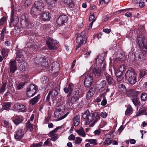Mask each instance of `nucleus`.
Wrapping results in <instances>:
<instances>
[{
  "mask_svg": "<svg viewBox=\"0 0 147 147\" xmlns=\"http://www.w3.org/2000/svg\"><path fill=\"white\" fill-rule=\"evenodd\" d=\"M82 117L86 119L85 124L86 125H88L92 122L90 125L91 127H93L100 118V116L97 113H90L88 110H86L82 115Z\"/></svg>",
  "mask_w": 147,
  "mask_h": 147,
  "instance_id": "obj_1",
  "label": "nucleus"
},
{
  "mask_svg": "<svg viewBox=\"0 0 147 147\" xmlns=\"http://www.w3.org/2000/svg\"><path fill=\"white\" fill-rule=\"evenodd\" d=\"M125 77L131 84H134L137 82L136 74L134 70L130 68L125 74Z\"/></svg>",
  "mask_w": 147,
  "mask_h": 147,
  "instance_id": "obj_2",
  "label": "nucleus"
},
{
  "mask_svg": "<svg viewBox=\"0 0 147 147\" xmlns=\"http://www.w3.org/2000/svg\"><path fill=\"white\" fill-rule=\"evenodd\" d=\"M80 91L78 90L74 92L73 95L71 96V99H68L66 103L67 108L69 109H71L72 107V106L73 104L75 103L81 97L79 95Z\"/></svg>",
  "mask_w": 147,
  "mask_h": 147,
  "instance_id": "obj_3",
  "label": "nucleus"
},
{
  "mask_svg": "<svg viewBox=\"0 0 147 147\" xmlns=\"http://www.w3.org/2000/svg\"><path fill=\"white\" fill-rule=\"evenodd\" d=\"M44 4L41 1H35L34 3L33 6L31 9L32 13L34 14L38 13V11H42L44 9Z\"/></svg>",
  "mask_w": 147,
  "mask_h": 147,
  "instance_id": "obj_4",
  "label": "nucleus"
},
{
  "mask_svg": "<svg viewBox=\"0 0 147 147\" xmlns=\"http://www.w3.org/2000/svg\"><path fill=\"white\" fill-rule=\"evenodd\" d=\"M37 89L38 88L35 84H30L27 88L26 91L27 96L30 98L34 96L36 93Z\"/></svg>",
  "mask_w": 147,
  "mask_h": 147,
  "instance_id": "obj_5",
  "label": "nucleus"
},
{
  "mask_svg": "<svg viewBox=\"0 0 147 147\" xmlns=\"http://www.w3.org/2000/svg\"><path fill=\"white\" fill-rule=\"evenodd\" d=\"M140 31L139 30L137 31V33H138L139 32V33L140 34V35L138 36L137 37L138 43L141 48L147 49V46L144 43L145 38L144 36L142 34L140 35Z\"/></svg>",
  "mask_w": 147,
  "mask_h": 147,
  "instance_id": "obj_6",
  "label": "nucleus"
},
{
  "mask_svg": "<svg viewBox=\"0 0 147 147\" xmlns=\"http://www.w3.org/2000/svg\"><path fill=\"white\" fill-rule=\"evenodd\" d=\"M46 42L49 49L52 50L57 49V48L55 46V45L58 44L59 43L58 42L51 38H47Z\"/></svg>",
  "mask_w": 147,
  "mask_h": 147,
  "instance_id": "obj_7",
  "label": "nucleus"
},
{
  "mask_svg": "<svg viewBox=\"0 0 147 147\" xmlns=\"http://www.w3.org/2000/svg\"><path fill=\"white\" fill-rule=\"evenodd\" d=\"M60 86L59 85H57L52 91L49 92L51 93V99L52 101L54 102L55 99V97L59 94L60 91Z\"/></svg>",
  "mask_w": 147,
  "mask_h": 147,
  "instance_id": "obj_8",
  "label": "nucleus"
},
{
  "mask_svg": "<svg viewBox=\"0 0 147 147\" xmlns=\"http://www.w3.org/2000/svg\"><path fill=\"white\" fill-rule=\"evenodd\" d=\"M93 80V77L91 75H88L86 76L84 82L85 86L87 87H90L92 84Z\"/></svg>",
  "mask_w": 147,
  "mask_h": 147,
  "instance_id": "obj_9",
  "label": "nucleus"
},
{
  "mask_svg": "<svg viewBox=\"0 0 147 147\" xmlns=\"http://www.w3.org/2000/svg\"><path fill=\"white\" fill-rule=\"evenodd\" d=\"M68 20L67 16L65 15H62L59 17L57 20V22L58 24L61 26L66 23Z\"/></svg>",
  "mask_w": 147,
  "mask_h": 147,
  "instance_id": "obj_10",
  "label": "nucleus"
},
{
  "mask_svg": "<svg viewBox=\"0 0 147 147\" xmlns=\"http://www.w3.org/2000/svg\"><path fill=\"white\" fill-rule=\"evenodd\" d=\"M85 34V31L82 32L80 34L78 33L76 34L77 36L76 38V42L77 43L83 44L84 41L86 39V38H84Z\"/></svg>",
  "mask_w": 147,
  "mask_h": 147,
  "instance_id": "obj_11",
  "label": "nucleus"
},
{
  "mask_svg": "<svg viewBox=\"0 0 147 147\" xmlns=\"http://www.w3.org/2000/svg\"><path fill=\"white\" fill-rule=\"evenodd\" d=\"M16 59L19 63H21L22 61H23L25 60L22 54V50H18L17 51Z\"/></svg>",
  "mask_w": 147,
  "mask_h": 147,
  "instance_id": "obj_12",
  "label": "nucleus"
},
{
  "mask_svg": "<svg viewBox=\"0 0 147 147\" xmlns=\"http://www.w3.org/2000/svg\"><path fill=\"white\" fill-rule=\"evenodd\" d=\"M9 64L10 72L11 73H14L17 70V68L16 61L15 60H11Z\"/></svg>",
  "mask_w": 147,
  "mask_h": 147,
  "instance_id": "obj_13",
  "label": "nucleus"
},
{
  "mask_svg": "<svg viewBox=\"0 0 147 147\" xmlns=\"http://www.w3.org/2000/svg\"><path fill=\"white\" fill-rule=\"evenodd\" d=\"M12 119L14 123L17 125L23 121L24 118L21 116H17L12 118Z\"/></svg>",
  "mask_w": 147,
  "mask_h": 147,
  "instance_id": "obj_14",
  "label": "nucleus"
},
{
  "mask_svg": "<svg viewBox=\"0 0 147 147\" xmlns=\"http://www.w3.org/2000/svg\"><path fill=\"white\" fill-rule=\"evenodd\" d=\"M92 72L96 78H99L102 75V71L100 69L95 67L92 69Z\"/></svg>",
  "mask_w": 147,
  "mask_h": 147,
  "instance_id": "obj_15",
  "label": "nucleus"
},
{
  "mask_svg": "<svg viewBox=\"0 0 147 147\" xmlns=\"http://www.w3.org/2000/svg\"><path fill=\"white\" fill-rule=\"evenodd\" d=\"M24 134V131L22 129H18L14 135L15 138L18 140L21 139L23 138Z\"/></svg>",
  "mask_w": 147,
  "mask_h": 147,
  "instance_id": "obj_16",
  "label": "nucleus"
},
{
  "mask_svg": "<svg viewBox=\"0 0 147 147\" xmlns=\"http://www.w3.org/2000/svg\"><path fill=\"white\" fill-rule=\"evenodd\" d=\"M40 65L42 66L46 67L48 64L47 61L46 59V57L40 54Z\"/></svg>",
  "mask_w": 147,
  "mask_h": 147,
  "instance_id": "obj_17",
  "label": "nucleus"
},
{
  "mask_svg": "<svg viewBox=\"0 0 147 147\" xmlns=\"http://www.w3.org/2000/svg\"><path fill=\"white\" fill-rule=\"evenodd\" d=\"M40 98V95L38 94L37 95V96L31 99L29 101L30 104L32 105H35L39 100Z\"/></svg>",
  "mask_w": 147,
  "mask_h": 147,
  "instance_id": "obj_18",
  "label": "nucleus"
},
{
  "mask_svg": "<svg viewBox=\"0 0 147 147\" xmlns=\"http://www.w3.org/2000/svg\"><path fill=\"white\" fill-rule=\"evenodd\" d=\"M76 132L77 133L78 135L83 137H85L86 136V133L84 131L82 127H81L78 130L76 131Z\"/></svg>",
  "mask_w": 147,
  "mask_h": 147,
  "instance_id": "obj_19",
  "label": "nucleus"
},
{
  "mask_svg": "<svg viewBox=\"0 0 147 147\" xmlns=\"http://www.w3.org/2000/svg\"><path fill=\"white\" fill-rule=\"evenodd\" d=\"M73 85L70 84L68 85V87L64 88L63 90L65 93H67L69 92H72L73 90Z\"/></svg>",
  "mask_w": 147,
  "mask_h": 147,
  "instance_id": "obj_20",
  "label": "nucleus"
},
{
  "mask_svg": "<svg viewBox=\"0 0 147 147\" xmlns=\"http://www.w3.org/2000/svg\"><path fill=\"white\" fill-rule=\"evenodd\" d=\"M73 121L74 126H77L78 125L80 121L79 115H77L75 116L73 119Z\"/></svg>",
  "mask_w": 147,
  "mask_h": 147,
  "instance_id": "obj_21",
  "label": "nucleus"
},
{
  "mask_svg": "<svg viewBox=\"0 0 147 147\" xmlns=\"http://www.w3.org/2000/svg\"><path fill=\"white\" fill-rule=\"evenodd\" d=\"M49 14V12H45L41 15V16L44 21L49 20L50 18Z\"/></svg>",
  "mask_w": 147,
  "mask_h": 147,
  "instance_id": "obj_22",
  "label": "nucleus"
},
{
  "mask_svg": "<svg viewBox=\"0 0 147 147\" xmlns=\"http://www.w3.org/2000/svg\"><path fill=\"white\" fill-rule=\"evenodd\" d=\"M63 2L66 3L69 7H72L74 6L73 1L72 0H63Z\"/></svg>",
  "mask_w": 147,
  "mask_h": 147,
  "instance_id": "obj_23",
  "label": "nucleus"
},
{
  "mask_svg": "<svg viewBox=\"0 0 147 147\" xmlns=\"http://www.w3.org/2000/svg\"><path fill=\"white\" fill-rule=\"evenodd\" d=\"M11 106V102H5L3 103L2 108L4 110H8L10 109Z\"/></svg>",
  "mask_w": 147,
  "mask_h": 147,
  "instance_id": "obj_24",
  "label": "nucleus"
},
{
  "mask_svg": "<svg viewBox=\"0 0 147 147\" xmlns=\"http://www.w3.org/2000/svg\"><path fill=\"white\" fill-rule=\"evenodd\" d=\"M132 102L135 106L139 105L140 104V102L138 98V97L136 96L132 97L131 99Z\"/></svg>",
  "mask_w": 147,
  "mask_h": 147,
  "instance_id": "obj_25",
  "label": "nucleus"
},
{
  "mask_svg": "<svg viewBox=\"0 0 147 147\" xmlns=\"http://www.w3.org/2000/svg\"><path fill=\"white\" fill-rule=\"evenodd\" d=\"M26 127L27 129H28L31 132L33 131V125L30 122L29 120H28L26 123Z\"/></svg>",
  "mask_w": 147,
  "mask_h": 147,
  "instance_id": "obj_26",
  "label": "nucleus"
},
{
  "mask_svg": "<svg viewBox=\"0 0 147 147\" xmlns=\"http://www.w3.org/2000/svg\"><path fill=\"white\" fill-rule=\"evenodd\" d=\"M147 75V70L141 69L140 71L139 76L140 78H142Z\"/></svg>",
  "mask_w": 147,
  "mask_h": 147,
  "instance_id": "obj_27",
  "label": "nucleus"
},
{
  "mask_svg": "<svg viewBox=\"0 0 147 147\" xmlns=\"http://www.w3.org/2000/svg\"><path fill=\"white\" fill-rule=\"evenodd\" d=\"M15 107H17L19 110H20L21 112H25L26 108L23 105H16Z\"/></svg>",
  "mask_w": 147,
  "mask_h": 147,
  "instance_id": "obj_28",
  "label": "nucleus"
},
{
  "mask_svg": "<svg viewBox=\"0 0 147 147\" xmlns=\"http://www.w3.org/2000/svg\"><path fill=\"white\" fill-rule=\"evenodd\" d=\"M132 97H135L136 96L138 97V95L140 93V92H139L137 91L132 90L130 91Z\"/></svg>",
  "mask_w": 147,
  "mask_h": 147,
  "instance_id": "obj_29",
  "label": "nucleus"
},
{
  "mask_svg": "<svg viewBox=\"0 0 147 147\" xmlns=\"http://www.w3.org/2000/svg\"><path fill=\"white\" fill-rule=\"evenodd\" d=\"M140 98L142 101L145 102L147 100V94L145 92H143L140 94Z\"/></svg>",
  "mask_w": 147,
  "mask_h": 147,
  "instance_id": "obj_30",
  "label": "nucleus"
},
{
  "mask_svg": "<svg viewBox=\"0 0 147 147\" xmlns=\"http://www.w3.org/2000/svg\"><path fill=\"white\" fill-rule=\"evenodd\" d=\"M92 89V88H91L88 91L87 93L86 97L87 99L88 100L90 99L93 95V92H92V91L91 90Z\"/></svg>",
  "mask_w": 147,
  "mask_h": 147,
  "instance_id": "obj_31",
  "label": "nucleus"
},
{
  "mask_svg": "<svg viewBox=\"0 0 147 147\" xmlns=\"http://www.w3.org/2000/svg\"><path fill=\"white\" fill-rule=\"evenodd\" d=\"M112 143V140L111 138H108L106 139L105 141L103 143V144L104 145L108 146Z\"/></svg>",
  "mask_w": 147,
  "mask_h": 147,
  "instance_id": "obj_32",
  "label": "nucleus"
},
{
  "mask_svg": "<svg viewBox=\"0 0 147 147\" xmlns=\"http://www.w3.org/2000/svg\"><path fill=\"white\" fill-rule=\"evenodd\" d=\"M22 62H23V64L20 65L19 66L20 69L21 71H24L27 66V63L26 62H25L24 61H22Z\"/></svg>",
  "mask_w": 147,
  "mask_h": 147,
  "instance_id": "obj_33",
  "label": "nucleus"
},
{
  "mask_svg": "<svg viewBox=\"0 0 147 147\" xmlns=\"http://www.w3.org/2000/svg\"><path fill=\"white\" fill-rule=\"evenodd\" d=\"M40 54H38L36 55V57L34 59V61L35 63L40 65Z\"/></svg>",
  "mask_w": 147,
  "mask_h": 147,
  "instance_id": "obj_34",
  "label": "nucleus"
},
{
  "mask_svg": "<svg viewBox=\"0 0 147 147\" xmlns=\"http://www.w3.org/2000/svg\"><path fill=\"white\" fill-rule=\"evenodd\" d=\"M8 51L7 49L3 48L2 50V53L3 58H6L8 55Z\"/></svg>",
  "mask_w": 147,
  "mask_h": 147,
  "instance_id": "obj_35",
  "label": "nucleus"
},
{
  "mask_svg": "<svg viewBox=\"0 0 147 147\" xmlns=\"http://www.w3.org/2000/svg\"><path fill=\"white\" fill-rule=\"evenodd\" d=\"M132 109L131 106L130 105H128L127 109L125 112V115H127L129 114L131 112Z\"/></svg>",
  "mask_w": 147,
  "mask_h": 147,
  "instance_id": "obj_36",
  "label": "nucleus"
},
{
  "mask_svg": "<svg viewBox=\"0 0 147 147\" xmlns=\"http://www.w3.org/2000/svg\"><path fill=\"white\" fill-rule=\"evenodd\" d=\"M26 26L28 28H31L34 26V24L31 23L29 20H27L26 21Z\"/></svg>",
  "mask_w": 147,
  "mask_h": 147,
  "instance_id": "obj_37",
  "label": "nucleus"
},
{
  "mask_svg": "<svg viewBox=\"0 0 147 147\" xmlns=\"http://www.w3.org/2000/svg\"><path fill=\"white\" fill-rule=\"evenodd\" d=\"M146 112V110L145 109H140L136 115L137 117L143 115Z\"/></svg>",
  "mask_w": 147,
  "mask_h": 147,
  "instance_id": "obj_38",
  "label": "nucleus"
},
{
  "mask_svg": "<svg viewBox=\"0 0 147 147\" xmlns=\"http://www.w3.org/2000/svg\"><path fill=\"white\" fill-rule=\"evenodd\" d=\"M42 142H41L37 143H33L30 147H40L42 145Z\"/></svg>",
  "mask_w": 147,
  "mask_h": 147,
  "instance_id": "obj_39",
  "label": "nucleus"
},
{
  "mask_svg": "<svg viewBox=\"0 0 147 147\" xmlns=\"http://www.w3.org/2000/svg\"><path fill=\"white\" fill-rule=\"evenodd\" d=\"M106 80L108 82L109 84H111L113 82V80L112 78L109 76L108 75L106 76Z\"/></svg>",
  "mask_w": 147,
  "mask_h": 147,
  "instance_id": "obj_40",
  "label": "nucleus"
},
{
  "mask_svg": "<svg viewBox=\"0 0 147 147\" xmlns=\"http://www.w3.org/2000/svg\"><path fill=\"white\" fill-rule=\"evenodd\" d=\"M82 141V139L81 138L77 137L76 138L75 142L76 144H79L81 143Z\"/></svg>",
  "mask_w": 147,
  "mask_h": 147,
  "instance_id": "obj_41",
  "label": "nucleus"
},
{
  "mask_svg": "<svg viewBox=\"0 0 147 147\" xmlns=\"http://www.w3.org/2000/svg\"><path fill=\"white\" fill-rule=\"evenodd\" d=\"M55 110L59 112H60L61 114L64 111L63 108L62 107H56Z\"/></svg>",
  "mask_w": 147,
  "mask_h": 147,
  "instance_id": "obj_42",
  "label": "nucleus"
},
{
  "mask_svg": "<svg viewBox=\"0 0 147 147\" xmlns=\"http://www.w3.org/2000/svg\"><path fill=\"white\" fill-rule=\"evenodd\" d=\"M96 140L95 139H89L88 140V142L91 144H93V145H96L97 143L96 142Z\"/></svg>",
  "mask_w": 147,
  "mask_h": 147,
  "instance_id": "obj_43",
  "label": "nucleus"
},
{
  "mask_svg": "<svg viewBox=\"0 0 147 147\" xmlns=\"http://www.w3.org/2000/svg\"><path fill=\"white\" fill-rule=\"evenodd\" d=\"M6 86V83L4 82L3 83V85L0 89V93H2L5 90V88Z\"/></svg>",
  "mask_w": 147,
  "mask_h": 147,
  "instance_id": "obj_44",
  "label": "nucleus"
},
{
  "mask_svg": "<svg viewBox=\"0 0 147 147\" xmlns=\"http://www.w3.org/2000/svg\"><path fill=\"white\" fill-rule=\"evenodd\" d=\"M118 87L119 89L121 91H123L125 90L126 88L123 84L119 85Z\"/></svg>",
  "mask_w": 147,
  "mask_h": 147,
  "instance_id": "obj_45",
  "label": "nucleus"
},
{
  "mask_svg": "<svg viewBox=\"0 0 147 147\" xmlns=\"http://www.w3.org/2000/svg\"><path fill=\"white\" fill-rule=\"evenodd\" d=\"M59 129V127H58L55 129L53 130L52 131L49 133V134L50 136H52L53 135L56 134H55L57 131V130Z\"/></svg>",
  "mask_w": 147,
  "mask_h": 147,
  "instance_id": "obj_46",
  "label": "nucleus"
},
{
  "mask_svg": "<svg viewBox=\"0 0 147 147\" xmlns=\"http://www.w3.org/2000/svg\"><path fill=\"white\" fill-rule=\"evenodd\" d=\"M89 20L90 21H92L93 22H94L95 20L94 19V14H90L89 18Z\"/></svg>",
  "mask_w": 147,
  "mask_h": 147,
  "instance_id": "obj_47",
  "label": "nucleus"
},
{
  "mask_svg": "<svg viewBox=\"0 0 147 147\" xmlns=\"http://www.w3.org/2000/svg\"><path fill=\"white\" fill-rule=\"evenodd\" d=\"M102 62V60H100L98 58L96 59V64L97 66H100Z\"/></svg>",
  "mask_w": 147,
  "mask_h": 147,
  "instance_id": "obj_48",
  "label": "nucleus"
},
{
  "mask_svg": "<svg viewBox=\"0 0 147 147\" xmlns=\"http://www.w3.org/2000/svg\"><path fill=\"white\" fill-rule=\"evenodd\" d=\"M115 75L117 77L122 76V73L118 69H117L115 71Z\"/></svg>",
  "mask_w": 147,
  "mask_h": 147,
  "instance_id": "obj_49",
  "label": "nucleus"
},
{
  "mask_svg": "<svg viewBox=\"0 0 147 147\" xmlns=\"http://www.w3.org/2000/svg\"><path fill=\"white\" fill-rule=\"evenodd\" d=\"M106 82L105 81L103 80L99 84V85L100 86V88H102L105 86L106 84Z\"/></svg>",
  "mask_w": 147,
  "mask_h": 147,
  "instance_id": "obj_50",
  "label": "nucleus"
},
{
  "mask_svg": "<svg viewBox=\"0 0 147 147\" xmlns=\"http://www.w3.org/2000/svg\"><path fill=\"white\" fill-rule=\"evenodd\" d=\"M25 83L24 82H22L20 83L17 86V88L18 89V90H20L22 89Z\"/></svg>",
  "mask_w": 147,
  "mask_h": 147,
  "instance_id": "obj_51",
  "label": "nucleus"
},
{
  "mask_svg": "<svg viewBox=\"0 0 147 147\" xmlns=\"http://www.w3.org/2000/svg\"><path fill=\"white\" fill-rule=\"evenodd\" d=\"M31 3V0H26L24 3L25 6L26 7H28Z\"/></svg>",
  "mask_w": 147,
  "mask_h": 147,
  "instance_id": "obj_52",
  "label": "nucleus"
},
{
  "mask_svg": "<svg viewBox=\"0 0 147 147\" xmlns=\"http://www.w3.org/2000/svg\"><path fill=\"white\" fill-rule=\"evenodd\" d=\"M118 70L121 72L122 73L125 70V67L123 65H121L119 69H117Z\"/></svg>",
  "mask_w": 147,
  "mask_h": 147,
  "instance_id": "obj_53",
  "label": "nucleus"
},
{
  "mask_svg": "<svg viewBox=\"0 0 147 147\" xmlns=\"http://www.w3.org/2000/svg\"><path fill=\"white\" fill-rule=\"evenodd\" d=\"M103 100L101 102V105H102L104 106L107 104V100L104 95L103 97Z\"/></svg>",
  "mask_w": 147,
  "mask_h": 147,
  "instance_id": "obj_54",
  "label": "nucleus"
},
{
  "mask_svg": "<svg viewBox=\"0 0 147 147\" xmlns=\"http://www.w3.org/2000/svg\"><path fill=\"white\" fill-rule=\"evenodd\" d=\"M100 115L102 117L105 118L107 116V114L105 112L103 111L101 113Z\"/></svg>",
  "mask_w": 147,
  "mask_h": 147,
  "instance_id": "obj_55",
  "label": "nucleus"
},
{
  "mask_svg": "<svg viewBox=\"0 0 147 147\" xmlns=\"http://www.w3.org/2000/svg\"><path fill=\"white\" fill-rule=\"evenodd\" d=\"M61 114L60 112H59L58 111H57L55 110L54 115L55 117H59V116Z\"/></svg>",
  "mask_w": 147,
  "mask_h": 147,
  "instance_id": "obj_56",
  "label": "nucleus"
},
{
  "mask_svg": "<svg viewBox=\"0 0 147 147\" xmlns=\"http://www.w3.org/2000/svg\"><path fill=\"white\" fill-rule=\"evenodd\" d=\"M51 136V139L53 141H55L57 139L58 135L57 134L52 135Z\"/></svg>",
  "mask_w": 147,
  "mask_h": 147,
  "instance_id": "obj_57",
  "label": "nucleus"
},
{
  "mask_svg": "<svg viewBox=\"0 0 147 147\" xmlns=\"http://www.w3.org/2000/svg\"><path fill=\"white\" fill-rule=\"evenodd\" d=\"M6 19L5 18H2L0 20V26L3 25Z\"/></svg>",
  "mask_w": 147,
  "mask_h": 147,
  "instance_id": "obj_58",
  "label": "nucleus"
},
{
  "mask_svg": "<svg viewBox=\"0 0 147 147\" xmlns=\"http://www.w3.org/2000/svg\"><path fill=\"white\" fill-rule=\"evenodd\" d=\"M103 94H102L100 96V97H97L95 100L97 102H100L101 100V98L102 97H103Z\"/></svg>",
  "mask_w": 147,
  "mask_h": 147,
  "instance_id": "obj_59",
  "label": "nucleus"
},
{
  "mask_svg": "<svg viewBox=\"0 0 147 147\" xmlns=\"http://www.w3.org/2000/svg\"><path fill=\"white\" fill-rule=\"evenodd\" d=\"M91 53V51H87L84 54L85 57L86 58L88 57L90 55Z\"/></svg>",
  "mask_w": 147,
  "mask_h": 147,
  "instance_id": "obj_60",
  "label": "nucleus"
},
{
  "mask_svg": "<svg viewBox=\"0 0 147 147\" xmlns=\"http://www.w3.org/2000/svg\"><path fill=\"white\" fill-rule=\"evenodd\" d=\"M22 9V7L21 6L19 5L16 8V11L18 12H20L21 11Z\"/></svg>",
  "mask_w": 147,
  "mask_h": 147,
  "instance_id": "obj_61",
  "label": "nucleus"
},
{
  "mask_svg": "<svg viewBox=\"0 0 147 147\" xmlns=\"http://www.w3.org/2000/svg\"><path fill=\"white\" fill-rule=\"evenodd\" d=\"M68 139L69 140H74L75 139V136L73 134H71L69 136Z\"/></svg>",
  "mask_w": 147,
  "mask_h": 147,
  "instance_id": "obj_62",
  "label": "nucleus"
},
{
  "mask_svg": "<svg viewBox=\"0 0 147 147\" xmlns=\"http://www.w3.org/2000/svg\"><path fill=\"white\" fill-rule=\"evenodd\" d=\"M123 78V76H119L117 77V80L118 82L121 81Z\"/></svg>",
  "mask_w": 147,
  "mask_h": 147,
  "instance_id": "obj_63",
  "label": "nucleus"
},
{
  "mask_svg": "<svg viewBox=\"0 0 147 147\" xmlns=\"http://www.w3.org/2000/svg\"><path fill=\"white\" fill-rule=\"evenodd\" d=\"M124 127L123 126V125L121 126L119 128V129L117 131L119 133V134H120L121 132L122 131Z\"/></svg>",
  "mask_w": 147,
  "mask_h": 147,
  "instance_id": "obj_64",
  "label": "nucleus"
}]
</instances>
